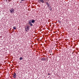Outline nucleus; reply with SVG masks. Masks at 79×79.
I'll use <instances>...</instances> for the list:
<instances>
[{
    "label": "nucleus",
    "mask_w": 79,
    "mask_h": 79,
    "mask_svg": "<svg viewBox=\"0 0 79 79\" xmlns=\"http://www.w3.org/2000/svg\"><path fill=\"white\" fill-rule=\"evenodd\" d=\"M41 60H42V61H46V59H45V58H41Z\"/></svg>",
    "instance_id": "6"
},
{
    "label": "nucleus",
    "mask_w": 79,
    "mask_h": 79,
    "mask_svg": "<svg viewBox=\"0 0 79 79\" xmlns=\"http://www.w3.org/2000/svg\"><path fill=\"white\" fill-rule=\"evenodd\" d=\"M28 23V24H29V25H30V26H33V25H32V24L31 22L29 21Z\"/></svg>",
    "instance_id": "5"
},
{
    "label": "nucleus",
    "mask_w": 79,
    "mask_h": 79,
    "mask_svg": "<svg viewBox=\"0 0 79 79\" xmlns=\"http://www.w3.org/2000/svg\"><path fill=\"white\" fill-rule=\"evenodd\" d=\"M49 9H50V11H52V8L51 7H50V8H49Z\"/></svg>",
    "instance_id": "11"
},
{
    "label": "nucleus",
    "mask_w": 79,
    "mask_h": 79,
    "mask_svg": "<svg viewBox=\"0 0 79 79\" xmlns=\"http://www.w3.org/2000/svg\"><path fill=\"white\" fill-rule=\"evenodd\" d=\"M26 32H28V31L29 30V27L28 26H27L25 28Z\"/></svg>",
    "instance_id": "1"
},
{
    "label": "nucleus",
    "mask_w": 79,
    "mask_h": 79,
    "mask_svg": "<svg viewBox=\"0 0 79 79\" xmlns=\"http://www.w3.org/2000/svg\"><path fill=\"white\" fill-rule=\"evenodd\" d=\"M46 5H47L48 7H49L50 6V4L48 3V2H46Z\"/></svg>",
    "instance_id": "7"
},
{
    "label": "nucleus",
    "mask_w": 79,
    "mask_h": 79,
    "mask_svg": "<svg viewBox=\"0 0 79 79\" xmlns=\"http://www.w3.org/2000/svg\"><path fill=\"white\" fill-rule=\"evenodd\" d=\"M48 75H50V74L48 73Z\"/></svg>",
    "instance_id": "14"
},
{
    "label": "nucleus",
    "mask_w": 79,
    "mask_h": 79,
    "mask_svg": "<svg viewBox=\"0 0 79 79\" xmlns=\"http://www.w3.org/2000/svg\"><path fill=\"white\" fill-rule=\"evenodd\" d=\"M34 22H35V20H31V23H34Z\"/></svg>",
    "instance_id": "9"
},
{
    "label": "nucleus",
    "mask_w": 79,
    "mask_h": 79,
    "mask_svg": "<svg viewBox=\"0 0 79 79\" xmlns=\"http://www.w3.org/2000/svg\"><path fill=\"white\" fill-rule=\"evenodd\" d=\"M21 1H24V0H21Z\"/></svg>",
    "instance_id": "16"
},
{
    "label": "nucleus",
    "mask_w": 79,
    "mask_h": 79,
    "mask_svg": "<svg viewBox=\"0 0 79 79\" xmlns=\"http://www.w3.org/2000/svg\"><path fill=\"white\" fill-rule=\"evenodd\" d=\"M13 29H14L15 30L16 29V26L14 27H13Z\"/></svg>",
    "instance_id": "8"
},
{
    "label": "nucleus",
    "mask_w": 79,
    "mask_h": 79,
    "mask_svg": "<svg viewBox=\"0 0 79 79\" xmlns=\"http://www.w3.org/2000/svg\"><path fill=\"white\" fill-rule=\"evenodd\" d=\"M11 0H8V1H9V2H10V1H11Z\"/></svg>",
    "instance_id": "13"
},
{
    "label": "nucleus",
    "mask_w": 79,
    "mask_h": 79,
    "mask_svg": "<svg viewBox=\"0 0 79 79\" xmlns=\"http://www.w3.org/2000/svg\"><path fill=\"white\" fill-rule=\"evenodd\" d=\"M10 13L13 14V13L15 12V11H14V9H10Z\"/></svg>",
    "instance_id": "2"
},
{
    "label": "nucleus",
    "mask_w": 79,
    "mask_h": 79,
    "mask_svg": "<svg viewBox=\"0 0 79 79\" xmlns=\"http://www.w3.org/2000/svg\"><path fill=\"white\" fill-rule=\"evenodd\" d=\"M23 59L22 57H20L19 58L20 60H23Z\"/></svg>",
    "instance_id": "10"
},
{
    "label": "nucleus",
    "mask_w": 79,
    "mask_h": 79,
    "mask_svg": "<svg viewBox=\"0 0 79 79\" xmlns=\"http://www.w3.org/2000/svg\"><path fill=\"white\" fill-rule=\"evenodd\" d=\"M52 51H51V52H50V53H52Z\"/></svg>",
    "instance_id": "15"
},
{
    "label": "nucleus",
    "mask_w": 79,
    "mask_h": 79,
    "mask_svg": "<svg viewBox=\"0 0 79 79\" xmlns=\"http://www.w3.org/2000/svg\"><path fill=\"white\" fill-rule=\"evenodd\" d=\"M38 1L39 3H44V0H39Z\"/></svg>",
    "instance_id": "3"
},
{
    "label": "nucleus",
    "mask_w": 79,
    "mask_h": 79,
    "mask_svg": "<svg viewBox=\"0 0 79 79\" xmlns=\"http://www.w3.org/2000/svg\"><path fill=\"white\" fill-rule=\"evenodd\" d=\"M58 22H59V23H61V22L60 21L58 20Z\"/></svg>",
    "instance_id": "12"
},
{
    "label": "nucleus",
    "mask_w": 79,
    "mask_h": 79,
    "mask_svg": "<svg viewBox=\"0 0 79 79\" xmlns=\"http://www.w3.org/2000/svg\"><path fill=\"white\" fill-rule=\"evenodd\" d=\"M6 2H7V0H5Z\"/></svg>",
    "instance_id": "17"
},
{
    "label": "nucleus",
    "mask_w": 79,
    "mask_h": 79,
    "mask_svg": "<svg viewBox=\"0 0 79 79\" xmlns=\"http://www.w3.org/2000/svg\"><path fill=\"white\" fill-rule=\"evenodd\" d=\"M13 77L14 78H16V73H14L13 75Z\"/></svg>",
    "instance_id": "4"
}]
</instances>
